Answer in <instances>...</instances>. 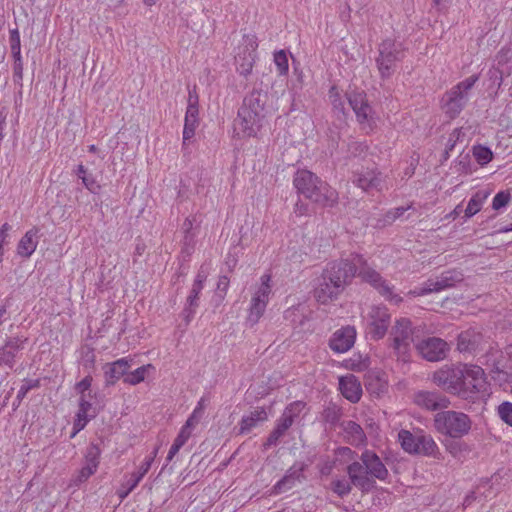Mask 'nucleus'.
<instances>
[{"label": "nucleus", "instance_id": "f257e3e1", "mask_svg": "<svg viewBox=\"0 0 512 512\" xmlns=\"http://www.w3.org/2000/svg\"><path fill=\"white\" fill-rule=\"evenodd\" d=\"M356 275L355 265L348 259L329 263L323 270L314 289V298L320 304L336 300Z\"/></svg>", "mask_w": 512, "mask_h": 512}, {"label": "nucleus", "instance_id": "f03ea898", "mask_svg": "<svg viewBox=\"0 0 512 512\" xmlns=\"http://www.w3.org/2000/svg\"><path fill=\"white\" fill-rule=\"evenodd\" d=\"M346 473L352 477L355 487L367 493L375 487V480L384 481L389 472L380 457L372 450H364L358 459L346 467Z\"/></svg>", "mask_w": 512, "mask_h": 512}, {"label": "nucleus", "instance_id": "7ed1b4c3", "mask_svg": "<svg viewBox=\"0 0 512 512\" xmlns=\"http://www.w3.org/2000/svg\"><path fill=\"white\" fill-rule=\"evenodd\" d=\"M293 184L298 193L321 206L332 207L338 201L337 191L308 170H298Z\"/></svg>", "mask_w": 512, "mask_h": 512}, {"label": "nucleus", "instance_id": "20e7f679", "mask_svg": "<svg viewBox=\"0 0 512 512\" xmlns=\"http://www.w3.org/2000/svg\"><path fill=\"white\" fill-rule=\"evenodd\" d=\"M352 265H355L356 274L362 281L371 285L377 292L386 300L399 303L402 298L393 293L392 287L386 282L381 274L368 264L366 259L361 255H355L349 260Z\"/></svg>", "mask_w": 512, "mask_h": 512}, {"label": "nucleus", "instance_id": "39448f33", "mask_svg": "<svg viewBox=\"0 0 512 512\" xmlns=\"http://www.w3.org/2000/svg\"><path fill=\"white\" fill-rule=\"evenodd\" d=\"M463 376L460 381L459 397L475 402L485 396L487 381L480 366L464 364Z\"/></svg>", "mask_w": 512, "mask_h": 512}, {"label": "nucleus", "instance_id": "423d86ee", "mask_svg": "<svg viewBox=\"0 0 512 512\" xmlns=\"http://www.w3.org/2000/svg\"><path fill=\"white\" fill-rule=\"evenodd\" d=\"M436 429L452 438H461L471 429L472 421L468 415L457 411H443L435 415Z\"/></svg>", "mask_w": 512, "mask_h": 512}, {"label": "nucleus", "instance_id": "0eeeda50", "mask_svg": "<svg viewBox=\"0 0 512 512\" xmlns=\"http://www.w3.org/2000/svg\"><path fill=\"white\" fill-rule=\"evenodd\" d=\"M390 340L397 359L407 362L414 342L412 323L408 318H400L395 321L390 331Z\"/></svg>", "mask_w": 512, "mask_h": 512}, {"label": "nucleus", "instance_id": "6e6552de", "mask_svg": "<svg viewBox=\"0 0 512 512\" xmlns=\"http://www.w3.org/2000/svg\"><path fill=\"white\" fill-rule=\"evenodd\" d=\"M478 80V75H471L446 92L443 109L450 118H455L464 109L469 92Z\"/></svg>", "mask_w": 512, "mask_h": 512}, {"label": "nucleus", "instance_id": "1a4fd4ad", "mask_svg": "<svg viewBox=\"0 0 512 512\" xmlns=\"http://www.w3.org/2000/svg\"><path fill=\"white\" fill-rule=\"evenodd\" d=\"M401 447L410 454L439 458V448L434 439L427 434L411 433L408 430H401L398 434Z\"/></svg>", "mask_w": 512, "mask_h": 512}, {"label": "nucleus", "instance_id": "9d476101", "mask_svg": "<svg viewBox=\"0 0 512 512\" xmlns=\"http://www.w3.org/2000/svg\"><path fill=\"white\" fill-rule=\"evenodd\" d=\"M404 57L401 43L391 39L384 40L379 45V56L376 59L378 70L382 78L390 77L396 68V63Z\"/></svg>", "mask_w": 512, "mask_h": 512}, {"label": "nucleus", "instance_id": "9b49d317", "mask_svg": "<svg viewBox=\"0 0 512 512\" xmlns=\"http://www.w3.org/2000/svg\"><path fill=\"white\" fill-rule=\"evenodd\" d=\"M258 47L257 38L254 34H244L236 48L235 65L237 71L247 76L251 73Z\"/></svg>", "mask_w": 512, "mask_h": 512}, {"label": "nucleus", "instance_id": "f8f14e48", "mask_svg": "<svg viewBox=\"0 0 512 512\" xmlns=\"http://www.w3.org/2000/svg\"><path fill=\"white\" fill-rule=\"evenodd\" d=\"M260 280V285L252 295L249 314L247 317V321L251 325L258 323L260 318L263 316L269 301V296L272 292L271 275L264 274L261 276Z\"/></svg>", "mask_w": 512, "mask_h": 512}, {"label": "nucleus", "instance_id": "ddd939ff", "mask_svg": "<svg viewBox=\"0 0 512 512\" xmlns=\"http://www.w3.org/2000/svg\"><path fill=\"white\" fill-rule=\"evenodd\" d=\"M347 100L362 128L367 132L372 131L374 111L368 103L366 94L363 91H351L347 93Z\"/></svg>", "mask_w": 512, "mask_h": 512}, {"label": "nucleus", "instance_id": "4468645a", "mask_svg": "<svg viewBox=\"0 0 512 512\" xmlns=\"http://www.w3.org/2000/svg\"><path fill=\"white\" fill-rule=\"evenodd\" d=\"M368 323V330L374 340L382 339L388 330L391 315L384 305H372L365 316Z\"/></svg>", "mask_w": 512, "mask_h": 512}, {"label": "nucleus", "instance_id": "2eb2a0df", "mask_svg": "<svg viewBox=\"0 0 512 512\" xmlns=\"http://www.w3.org/2000/svg\"><path fill=\"white\" fill-rule=\"evenodd\" d=\"M464 365H445L433 374V381L452 394L458 395Z\"/></svg>", "mask_w": 512, "mask_h": 512}, {"label": "nucleus", "instance_id": "dca6fc26", "mask_svg": "<svg viewBox=\"0 0 512 512\" xmlns=\"http://www.w3.org/2000/svg\"><path fill=\"white\" fill-rule=\"evenodd\" d=\"M463 281V274L457 270L443 272L436 279H429L424 286L410 291L414 296H422L431 292H439L444 289L454 287L457 283Z\"/></svg>", "mask_w": 512, "mask_h": 512}, {"label": "nucleus", "instance_id": "f3484780", "mask_svg": "<svg viewBox=\"0 0 512 512\" xmlns=\"http://www.w3.org/2000/svg\"><path fill=\"white\" fill-rule=\"evenodd\" d=\"M262 119L255 116L246 108H239L237 118L234 120V132L241 137L256 135L260 129Z\"/></svg>", "mask_w": 512, "mask_h": 512}, {"label": "nucleus", "instance_id": "a211bd4d", "mask_svg": "<svg viewBox=\"0 0 512 512\" xmlns=\"http://www.w3.org/2000/svg\"><path fill=\"white\" fill-rule=\"evenodd\" d=\"M419 354L428 361H440L446 357L447 343L437 337H429L416 344Z\"/></svg>", "mask_w": 512, "mask_h": 512}, {"label": "nucleus", "instance_id": "6ab92c4d", "mask_svg": "<svg viewBox=\"0 0 512 512\" xmlns=\"http://www.w3.org/2000/svg\"><path fill=\"white\" fill-rule=\"evenodd\" d=\"M352 182L357 187L366 192L373 189L377 191H381L383 189V180L381 174L373 169L362 168L359 171H355L353 174Z\"/></svg>", "mask_w": 512, "mask_h": 512}, {"label": "nucleus", "instance_id": "aec40b11", "mask_svg": "<svg viewBox=\"0 0 512 512\" xmlns=\"http://www.w3.org/2000/svg\"><path fill=\"white\" fill-rule=\"evenodd\" d=\"M356 330L352 326H346L337 330L329 341L330 348L337 353L347 352L355 342Z\"/></svg>", "mask_w": 512, "mask_h": 512}, {"label": "nucleus", "instance_id": "412c9836", "mask_svg": "<svg viewBox=\"0 0 512 512\" xmlns=\"http://www.w3.org/2000/svg\"><path fill=\"white\" fill-rule=\"evenodd\" d=\"M415 403L427 410H440L449 406L450 401L444 395L438 392L420 391L415 394Z\"/></svg>", "mask_w": 512, "mask_h": 512}, {"label": "nucleus", "instance_id": "4be33fe9", "mask_svg": "<svg viewBox=\"0 0 512 512\" xmlns=\"http://www.w3.org/2000/svg\"><path fill=\"white\" fill-rule=\"evenodd\" d=\"M267 98V93L253 90L244 98L240 108H246L247 111L263 120L265 117L264 109Z\"/></svg>", "mask_w": 512, "mask_h": 512}, {"label": "nucleus", "instance_id": "5701e85b", "mask_svg": "<svg viewBox=\"0 0 512 512\" xmlns=\"http://www.w3.org/2000/svg\"><path fill=\"white\" fill-rule=\"evenodd\" d=\"M339 388L342 395L349 401L355 403L360 400L362 388L360 382L354 375L350 374L340 377Z\"/></svg>", "mask_w": 512, "mask_h": 512}, {"label": "nucleus", "instance_id": "b1692460", "mask_svg": "<svg viewBox=\"0 0 512 512\" xmlns=\"http://www.w3.org/2000/svg\"><path fill=\"white\" fill-rule=\"evenodd\" d=\"M130 368L129 361L126 358L118 359L112 363H107L103 367L106 385H114L127 370Z\"/></svg>", "mask_w": 512, "mask_h": 512}, {"label": "nucleus", "instance_id": "393cba45", "mask_svg": "<svg viewBox=\"0 0 512 512\" xmlns=\"http://www.w3.org/2000/svg\"><path fill=\"white\" fill-rule=\"evenodd\" d=\"M344 439L351 445L359 446L366 441L362 427L352 420L342 421L340 424Z\"/></svg>", "mask_w": 512, "mask_h": 512}, {"label": "nucleus", "instance_id": "a878e982", "mask_svg": "<svg viewBox=\"0 0 512 512\" xmlns=\"http://www.w3.org/2000/svg\"><path fill=\"white\" fill-rule=\"evenodd\" d=\"M268 419L267 412L262 407H257L248 415L242 417L240 421L239 434H247L257 427L260 423Z\"/></svg>", "mask_w": 512, "mask_h": 512}, {"label": "nucleus", "instance_id": "bb28decb", "mask_svg": "<svg viewBox=\"0 0 512 512\" xmlns=\"http://www.w3.org/2000/svg\"><path fill=\"white\" fill-rule=\"evenodd\" d=\"M149 471V462L142 463L138 471L133 472L130 478L121 484V487L117 491L118 497L123 500L125 499L140 483L142 478Z\"/></svg>", "mask_w": 512, "mask_h": 512}, {"label": "nucleus", "instance_id": "cd10ccee", "mask_svg": "<svg viewBox=\"0 0 512 512\" xmlns=\"http://www.w3.org/2000/svg\"><path fill=\"white\" fill-rule=\"evenodd\" d=\"M303 477L302 468L291 467L286 474L273 487V492L280 494L292 489Z\"/></svg>", "mask_w": 512, "mask_h": 512}, {"label": "nucleus", "instance_id": "c85d7f7f", "mask_svg": "<svg viewBox=\"0 0 512 512\" xmlns=\"http://www.w3.org/2000/svg\"><path fill=\"white\" fill-rule=\"evenodd\" d=\"M39 229L34 227L27 231L18 243L17 252L24 258H29L37 248Z\"/></svg>", "mask_w": 512, "mask_h": 512}, {"label": "nucleus", "instance_id": "c756f323", "mask_svg": "<svg viewBox=\"0 0 512 512\" xmlns=\"http://www.w3.org/2000/svg\"><path fill=\"white\" fill-rule=\"evenodd\" d=\"M303 408L304 403L301 401L289 404L278 420L277 426L286 432L292 426L294 419L299 416Z\"/></svg>", "mask_w": 512, "mask_h": 512}, {"label": "nucleus", "instance_id": "7c9ffc66", "mask_svg": "<svg viewBox=\"0 0 512 512\" xmlns=\"http://www.w3.org/2000/svg\"><path fill=\"white\" fill-rule=\"evenodd\" d=\"M91 409V403L85 399L84 396L80 397L79 409L77 412V418L73 424V432L71 434V438L75 437V435L80 432L86 426L88 422V412Z\"/></svg>", "mask_w": 512, "mask_h": 512}, {"label": "nucleus", "instance_id": "2f4dec72", "mask_svg": "<svg viewBox=\"0 0 512 512\" xmlns=\"http://www.w3.org/2000/svg\"><path fill=\"white\" fill-rule=\"evenodd\" d=\"M199 110L187 109L184 120V129H183V144L185 145L186 141L190 140L194 134L195 130L199 124Z\"/></svg>", "mask_w": 512, "mask_h": 512}, {"label": "nucleus", "instance_id": "473e14b6", "mask_svg": "<svg viewBox=\"0 0 512 512\" xmlns=\"http://www.w3.org/2000/svg\"><path fill=\"white\" fill-rule=\"evenodd\" d=\"M353 487H355V482L352 480L351 476H348V478H335L330 482L331 491L340 498H344L349 495L352 492Z\"/></svg>", "mask_w": 512, "mask_h": 512}, {"label": "nucleus", "instance_id": "72a5a7b5", "mask_svg": "<svg viewBox=\"0 0 512 512\" xmlns=\"http://www.w3.org/2000/svg\"><path fill=\"white\" fill-rule=\"evenodd\" d=\"M203 286L193 285L189 296L187 297V305L183 310L184 319L187 323L193 318L196 308L198 307L199 294Z\"/></svg>", "mask_w": 512, "mask_h": 512}, {"label": "nucleus", "instance_id": "f704fd0d", "mask_svg": "<svg viewBox=\"0 0 512 512\" xmlns=\"http://www.w3.org/2000/svg\"><path fill=\"white\" fill-rule=\"evenodd\" d=\"M480 341V335L473 331H464L458 337V349L460 351H473L477 348Z\"/></svg>", "mask_w": 512, "mask_h": 512}, {"label": "nucleus", "instance_id": "c9c22d12", "mask_svg": "<svg viewBox=\"0 0 512 512\" xmlns=\"http://www.w3.org/2000/svg\"><path fill=\"white\" fill-rule=\"evenodd\" d=\"M488 194L486 192H476L468 202L465 209V217L470 218L481 210V207L486 200Z\"/></svg>", "mask_w": 512, "mask_h": 512}, {"label": "nucleus", "instance_id": "e433bc0d", "mask_svg": "<svg viewBox=\"0 0 512 512\" xmlns=\"http://www.w3.org/2000/svg\"><path fill=\"white\" fill-rule=\"evenodd\" d=\"M151 370H154V366L152 364L143 365L133 372L126 374L123 381L129 385H137L145 380L146 375Z\"/></svg>", "mask_w": 512, "mask_h": 512}, {"label": "nucleus", "instance_id": "4c0bfd02", "mask_svg": "<svg viewBox=\"0 0 512 512\" xmlns=\"http://www.w3.org/2000/svg\"><path fill=\"white\" fill-rule=\"evenodd\" d=\"M14 358L15 353L13 351H10V349H6L5 347L0 348V368L6 367L7 369H12L15 363ZM8 374V370L0 373V383L6 378Z\"/></svg>", "mask_w": 512, "mask_h": 512}, {"label": "nucleus", "instance_id": "58836bf2", "mask_svg": "<svg viewBox=\"0 0 512 512\" xmlns=\"http://www.w3.org/2000/svg\"><path fill=\"white\" fill-rule=\"evenodd\" d=\"M101 450L97 444H90L85 453V464L97 470L100 463Z\"/></svg>", "mask_w": 512, "mask_h": 512}, {"label": "nucleus", "instance_id": "ea45409f", "mask_svg": "<svg viewBox=\"0 0 512 512\" xmlns=\"http://www.w3.org/2000/svg\"><path fill=\"white\" fill-rule=\"evenodd\" d=\"M473 156L482 166L488 164L493 159L492 151L488 147L482 145L473 147Z\"/></svg>", "mask_w": 512, "mask_h": 512}, {"label": "nucleus", "instance_id": "a19ab883", "mask_svg": "<svg viewBox=\"0 0 512 512\" xmlns=\"http://www.w3.org/2000/svg\"><path fill=\"white\" fill-rule=\"evenodd\" d=\"M13 63V81L15 84L22 86L23 80V61L21 57V51L12 54Z\"/></svg>", "mask_w": 512, "mask_h": 512}, {"label": "nucleus", "instance_id": "79ce46f5", "mask_svg": "<svg viewBox=\"0 0 512 512\" xmlns=\"http://www.w3.org/2000/svg\"><path fill=\"white\" fill-rule=\"evenodd\" d=\"M465 136L462 128L454 129L450 134L446 144V149L444 152V158L447 159L449 157V152L452 151L458 141L461 140L462 137Z\"/></svg>", "mask_w": 512, "mask_h": 512}, {"label": "nucleus", "instance_id": "37998d69", "mask_svg": "<svg viewBox=\"0 0 512 512\" xmlns=\"http://www.w3.org/2000/svg\"><path fill=\"white\" fill-rule=\"evenodd\" d=\"M274 63L280 75H285L288 72V57L284 50H280L274 54Z\"/></svg>", "mask_w": 512, "mask_h": 512}, {"label": "nucleus", "instance_id": "c03bdc74", "mask_svg": "<svg viewBox=\"0 0 512 512\" xmlns=\"http://www.w3.org/2000/svg\"><path fill=\"white\" fill-rule=\"evenodd\" d=\"M498 415L503 422L512 427V403L503 402L498 406Z\"/></svg>", "mask_w": 512, "mask_h": 512}, {"label": "nucleus", "instance_id": "a18cd8bd", "mask_svg": "<svg viewBox=\"0 0 512 512\" xmlns=\"http://www.w3.org/2000/svg\"><path fill=\"white\" fill-rule=\"evenodd\" d=\"M511 198V193L508 191L498 192L493 198L492 208L494 210H499L505 207L510 202Z\"/></svg>", "mask_w": 512, "mask_h": 512}, {"label": "nucleus", "instance_id": "49530a36", "mask_svg": "<svg viewBox=\"0 0 512 512\" xmlns=\"http://www.w3.org/2000/svg\"><path fill=\"white\" fill-rule=\"evenodd\" d=\"M96 471V469L84 465L72 479L74 485L79 486L81 483L87 481L88 478L92 476Z\"/></svg>", "mask_w": 512, "mask_h": 512}, {"label": "nucleus", "instance_id": "de8ad7c7", "mask_svg": "<svg viewBox=\"0 0 512 512\" xmlns=\"http://www.w3.org/2000/svg\"><path fill=\"white\" fill-rule=\"evenodd\" d=\"M329 98L333 106V109L344 114V102L342 101L338 89L336 87L333 86L329 90Z\"/></svg>", "mask_w": 512, "mask_h": 512}, {"label": "nucleus", "instance_id": "09e8293b", "mask_svg": "<svg viewBox=\"0 0 512 512\" xmlns=\"http://www.w3.org/2000/svg\"><path fill=\"white\" fill-rule=\"evenodd\" d=\"M39 385H40V381L38 379L24 380V383L20 387L17 397H16L18 402L20 403L31 389L37 388V387H39Z\"/></svg>", "mask_w": 512, "mask_h": 512}, {"label": "nucleus", "instance_id": "8fccbe9b", "mask_svg": "<svg viewBox=\"0 0 512 512\" xmlns=\"http://www.w3.org/2000/svg\"><path fill=\"white\" fill-rule=\"evenodd\" d=\"M368 150V146L365 142L351 141L348 144V152L355 157L364 155Z\"/></svg>", "mask_w": 512, "mask_h": 512}, {"label": "nucleus", "instance_id": "3c124183", "mask_svg": "<svg viewBox=\"0 0 512 512\" xmlns=\"http://www.w3.org/2000/svg\"><path fill=\"white\" fill-rule=\"evenodd\" d=\"M9 43L11 48V54L21 51L20 33L17 28L10 29L9 31Z\"/></svg>", "mask_w": 512, "mask_h": 512}, {"label": "nucleus", "instance_id": "603ef678", "mask_svg": "<svg viewBox=\"0 0 512 512\" xmlns=\"http://www.w3.org/2000/svg\"><path fill=\"white\" fill-rule=\"evenodd\" d=\"M84 186L92 193H97L100 189V185L96 182L92 174H87L81 178Z\"/></svg>", "mask_w": 512, "mask_h": 512}, {"label": "nucleus", "instance_id": "864d4df0", "mask_svg": "<svg viewBox=\"0 0 512 512\" xmlns=\"http://www.w3.org/2000/svg\"><path fill=\"white\" fill-rule=\"evenodd\" d=\"M285 434V432L280 429L278 426L270 433L266 442L264 443V447L268 448L270 446L276 445L278 440Z\"/></svg>", "mask_w": 512, "mask_h": 512}, {"label": "nucleus", "instance_id": "5fc2aeb1", "mask_svg": "<svg viewBox=\"0 0 512 512\" xmlns=\"http://www.w3.org/2000/svg\"><path fill=\"white\" fill-rule=\"evenodd\" d=\"M22 344L23 341L15 337L8 339L3 347L10 349V351H13L16 354V352L22 348Z\"/></svg>", "mask_w": 512, "mask_h": 512}, {"label": "nucleus", "instance_id": "6e6d98bb", "mask_svg": "<svg viewBox=\"0 0 512 512\" xmlns=\"http://www.w3.org/2000/svg\"><path fill=\"white\" fill-rule=\"evenodd\" d=\"M201 418V416L192 412V414L188 417V419L186 420L185 424L182 427L192 432L193 429L199 424Z\"/></svg>", "mask_w": 512, "mask_h": 512}, {"label": "nucleus", "instance_id": "4d7b16f0", "mask_svg": "<svg viewBox=\"0 0 512 512\" xmlns=\"http://www.w3.org/2000/svg\"><path fill=\"white\" fill-rule=\"evenodd\" d=\"M91 383H92L91 376H86L79 383H77L76 389L81 394V396L85 397L84 393H85V391L89 390V388L91 387Z\"/></svg>", "mask_w": 512, "mask_h": 512}, {"label": "nucleus", "instance_id": "13d9d810", "mask_svg": "<svg viewBox=\"0 0 512 512\" xmlns=\"http://www.w3.org/2000/svg\"><path fill=\"white\" fill-rule=\"evenodd\" d=\"M192 432L188 429L181 427L180 432L178 433L177 437L175 438V442L179 443L180 445L184 446L188 439L191 437Z\"/></svg>", "mask_w": 512, "mask_h": 512}, {"label": "nucleus", "instance_id": "bf43d9fd", "mask_svg": "<svg viewBox=\"0 0 512 512\" xmlns=\"http://www.w3.org/2000/svg\"><path fill=\"white\" fill-rule=\"evenodd\" d=\"M199 98L195 89L189 90L188 106L187 109L199 110L198 109Z\"/></svg>", "mask_w": 512, "mask_h": 512}, {"label": "nucleus", "instance_id": "052dcab7", "mask_svg": "<svg viewBox=\"0 0 512 512\" xmlns=\"http://www.w3.org/2000/svg\"><path fill=\"white\" fill-rule=\"evenodd\" d=\"M229 282L227 276H220L217 283V290L225 294L228 290Z\"/></svg>", "mask_w": 512, "mask_h": 512}, {"label": "nucleus", "instance_id": "680f3d73", "mask_svg": "<svg viewBox=\"0 0 512 512\" xmlns=\"http://www.w3.org/2000/svg\"><path fill=\"white\" fill-rule=\"evenodd\" d=\"M183 446L180 445L179 443L175 442L172 444L169 452H168V455L166 457V460L168 462H170L174 457L175 455L179 452V450L182 448Z\"/></svg>", "mask_w": 512, "mask_h": 512}, {"label": "nucleus", "instance_id": "e2e57ef3", "mask_svg": "<svg viewBox=\"0 0 512 512\" xmlns=\"http://www.w3.org/2000/svg\"><path fill=\"white\" fill-rule=\"evenodd\" d=\"M205 406H206V400L205 398H201L198 403H197V406L195 407V409L193 410L194 413H196L197 415L203 417V414H204V410H205Z\"/></svg>", "mask_w": 512, "mask_h": 512}, {"label": "nucleus", "instance_id": "0e129e2a", "mask_svg": "<svg viewBox=\"0 0 512 512\" xmlns=\"http://www.w3.org/2000/svg\"><path fill=\"white\" fill-rule=\"evenodd\" d=\"M406 210L407 208L405 207H398L393 212L388 213V218L395 220L396 218L402 216Z\"/></svg>", "mask_w": 512, "mask_h": 512}, {"label": "nucleus", "instance_id": "69168bd1", "mask_svg": "<svg viewBox=\"0 0 512 512\" xmlns=\"http://www.w3.org/2000/svg\"><path fill=\"white\" fill-rule=\"evenodd\" d=\"M206 274L203 271H199L193 285L203 286V283L206 281Z\"/></svg>", "mask_w": 512, "mask_h": 512}, {"label": "nucleus", "instance_id": "338daca9", "mask_svg": "<svg viewBox=\"0 0 512 512\" xmlns=\"http://www.w3.org/2000/svg\"><path fill=\"white\" fill-rule=\"evenodd\" d=\"M157 454H158V447H156V448L153 450V452L151 453V455H150L149 457H147V458L143 461V463H147V462H149V469L151 468V465H152V463H153L154 459L156 458Z\"/></svg>", "mask_w": 512, "mask_h": 512}, {"label": "nucleus", "instance_id": "774afa93", "mask_svg": "<svg viewBox=\"0 0 512 512\" xmlns=\"http://www.w3.org/2000/svg\"><path fill=\"white\" fill-rule=\"evenodd\" d=\"M299 311V307H292V308H289L286 312H285V318L286 319H291L293 316L296 315V312Z\"/></svg>", "mask_w": 512, "mask_h": 512}]
</instances>
